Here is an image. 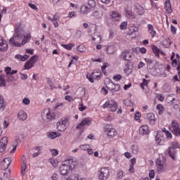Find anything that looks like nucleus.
<instances>
[{
	"label": "nucleus",
	"instance_id": "nucleus-39",
	"mask_svg": "<svg viewBox=\"0 0 180 180\" xmlns=\"http://www.w3.org/2000/svg\"><path fill=\"white\" fill-rule=\"evenodd\" d=\"M74 44H62V47H64L66 50H72V47H74Z\"/></svg>",
	"mask_w": 180,
	"mask_h": 180
},
{
	"label": "nucleus",
	"instance_id": "nucleus-42",
	"mask_svg": "<svg viewBox=\"0 0 180 180\" xmlns=\"http://www.w3.org/2000/svg\"><path fill=\"white\" fill-rule=\"evenodd\" d=\"M139 31V28H137L136 27H131L129 28V34H133V33H136V32Z\"/></svg>",
	"mask_w": 180,
	"mask_h": 180
},
{
	"label": "nucleus",
	"instance_id": "nucleus-31",
	"mask_svg": "<svg viewBox=\"0 0 180 180\" xmlns=\"http://www.w3.org/2000/svg\"><path fill=\"white\" fill-rule=\"evenodd\" d=\"M148 33L152 36V37H154L155 34H157V32L154 30V27H153L152 25L149 24L148 25Z\"/></svg>",
	"mask_w": 180,
	"mask_h": 180
},
{
	"label": "nucleus",
	"instance_id": "nucleus-23",
	"mask_svg": "<svg viewBox=\"0 0 180 180\" xmlns=\"http://www.w3.org/2000/svg\"><path fill=\"white\" fill-rule=\"evenodd\" d=\"M105 51L107 54H114L115 53V46L113 45H107L105 46Z\"/></svg>",
	"mask_w": 180,
	"mask_h": 180
},
{
	"label": "nucleus",
	"instance_id": "nucleus-48",
	"mask_svg": "<svg viewBox=\"0 0 180 180\" xmlns=\"http://www.w3.org/2000/svg\"><path fill=\"white\" fill-rule=\"evenodd\" d=\"M155 176V172L154 171V169L150 170L149 172L150 179H154Z\"/></svg>",
	"mask_w": 180,
	"mask_h": 180
},
{
	"label": "nucleus",
	"instance_id": "nucleus-43",
	"mask_svg": "<svg viewBox=\"0 0 180 180\" xmlns=\"http://www.w3.org/2000/svg\"><path fill=\"white\" fill-rule=\"evenodd\" d=\"M136 51H141L142 54H146L147 53V49L146 48L142 47V48H136Z\"/></svg>",
	"mask_w": 180,
	"mask_h": 180
},
{
	"label": "nucleus",
	"instance_id": "nucleus-15",
	"mask_svg": "<svg viewBox=\"0 0 180 180\" xmlns=\"http://www.w3.org/2000/svg\"><path fill=\"white\" fill-rule=\"evenodd\" d=\"M92 120L91 118H85L77 126V129H81L83 126H89Z\"/></svg>",
	"mask_w": 180,
	"mask_h": 180
},
{
	"label": "nucleus",
	"instance_id": "nucleus-18",
	"mask_svg": "<svg viewBox=\"0 0 180 180\" xmlns=\"http://www.w3.org/2000/svg\"><path fill=\"white\" fill-rule=\"evenodd\" d=\"M49 20H51L53 23V25H54V27H58L60 23H58V22L57 20H58V19H60V18H58V15H57V14H55L53 17V18H51V17H48Z\"/></svg>",
	"mask_w": 180,
	"mask_h": 180
},
{
	"label": "nucleus",
	"instance_id": "nucleus-10",
	"mask_svg": "<svg viewBox=\"0 0 180 180\" xmlns=\"http://www.w3.org/2000/svg\"><path fill=\"white\" fill-rule=\"evenodd\" d=\"M11 164H12V160L10 158H4L0 165L1 169H5V171H6V169H11V168H9Z\"/></svg>",
	"mask_w": 180,
	"mask_h": 180
},
{
	"label": "nucleus",
	"instance_id": "nucleus-34",
	"mask_svg": "<svg viewBox=\"0 0 180 180\" xmlns=\"http://www.w3.org/2000/svg\"><path fill=\"white\" fill-rule=\"evenodd\" d=\"M161 43L166 49L171 46V40L169 39H164Z\"/></svg>",
	"mask_w": 180,
	"mask_h": 180
},
{
	"label": "nucleus",
	"instance_id": "nucleus-19",
	"mask_svg": "<svg viewBox=\"0 0 180 180\" xmlns=\"http://www.w3.org/2000/svg\"><path fill=\"white\" fill-rule=\"evenodd\" d=\"M146 117L150 124H151L152 126H154V124H155V115H154V113H148Z\"/></svg>",
	"mask_w": 180,
	"mask_h": 180
},
{
	"label": "nucleus",
	"instance_id": "nucleus-58",
	"mask_svg": "<svg viewBox=\"0 0 180 180\" xmlns=\"http://www.w3.org/2000/svg\"><path fill=\"white\" fill-rule=\"evenodd\" d=\"M172 148H179V143H178V142H172Z\"/></svg>",
	"mask_w": 180,
	"mask_h": 180
},
{
	"label": "nucleus",
	"instance_id": "nucleus-62",
	"mask_svg": "<svg viewBox=\"0 0 180 180\" xmlns=\"http://www.w3.org/2000/svg\"><path fill=\"white\" fill-rule=\"evenodd\" d=\"M65 101H68V102H72V101H74V98H72V97H71V96H66L65 97Z\"/></svg>",
	"mask_w": 180,
	"mask_h": 180
},
{
	"label": "nucleus",
	"instance_id": "nucleus-52",
	"mask_svg": "<svg viewBox=\"0 0 180 180\" xmlns=\"http://www.w3.org/2000/svg\"><path fill=\"white\" fill-rule=\"evenodd\" d=\"M51 153L53 157L58 155V150L57 149H51Z\"/></svg>",
	"mask_w": 180,
	"mask_h": 180
},
{
	"label": "nucleus",
	"instance_id": "nucleus-9",
	"mask_svg": "<svg viewBox=\"0 0 180 180\" xmlns=\"http://www.w3.org/2000/svg\"><path fill=\"white\" fill-rule=\"evenodd\" d=\"M37 61V56H32L25 64V70H30V68H33L34 67V64Z\"/></svg>",
	"mask_w": 180,
	"mask_h": 180
},
{
	"label": "nucleus",
	"instance_id": "nucleus-36",
	"mask_svg": "<svg viewBox=\"0 0 180 180\" xmlns=\"http://www.w3.org/2000/svg\"><path fill=\"white\" fill-rule=\"evenodd\" d=\"M96 5V3L95 2V0H89L88 1V6L90 9H94Z\"/></svg>",
	"mask_w": 180,
	"mask_h": 180
},
{
	"label": "nucleus",
	"instance_id": "nucleus-12",
	"mask_svg": "<svg viewBox=\"0 0 180 180\" xmlns=\"http://www.w3.org/2000/svg\"><path fill=\"white\" fill-rule=\"evenodd\" d=\"M110 18L112 22H119L122 17L120 16V13L117 11H112L110 13Z\"/></svg>",
	"mask_w": 180,
	"mask_h": 180
},
{
	"label": "nucleus",
	"instance_id": "nucleus-54",
	"mask_svg": "<svg viewBox=\"0 0 180 180\" xmlns=\"http://www.w3.org/2000/svg\"><path fill=\"white\" fill-rule=\"evenodd\" d=\"M124 103L126 106H133V103L130 100L124 101Z\"/></svg>",
	"mask_w": 180,
	"mask_h": 180
},
{
	"label": "nucleus",
	"instance_id": "nucleus-61",
	"mask_svg": "<svg viewBox=\"0 0 180 180\" xmlns=\"http://www.w3.org/2000/svg\"><path fill=\"white\" fill-rule=\"evenodd\" d=\"M113 79H115V81H120V79H122V75H115L113 77Z\"/></svg>",
	"mask_w": 180,
	"mask_h": 180
},
{
	"label": "nucleus",
	"instance_id": "nucleus-29",
	"mask_svg": "<svg viewBox=\"0 0 180 180\" xmlns=\"http://www.w3.org/2000/svg\"><path fill=\"white\" fill-rule=\"evenodd\" d=\"M135 8L137 11L136 12H137L138 15H143L144 14V8L140 4H136L135 6Z\"/></svg>",
	"mask_w": 180,
	"mask_h": 180
},
{
	"label": "nucleus",
	"instance_id": "nucleus-7",
	"mask_svg": "<svg viewBox=\"0 0 180 180\" xmlns=\"http://www.w3.org/2000/svg\"><path fill=\"white\" fill-rule=\"evenodd\" d=\"M98 178L101 180H106L109 178V169L103 167L99 170Z\"/></svg>",
	"mask_w": 180,
	"mask_h": 180
},
{
	"label": "nucleus",
	"instance_id": "nucleus-63",
	"mask_svg": "<svg viewBox=\"0 0 180 180\" xmlns=\"http://www.w3.org/2000/svg\"><path fill=\"white\" fill-rule=\"evenodd\" d=\"M172 67H178V61H176V59L172 60Z\"/></svg>",
	"mask_w": 180,
	"mask_h": 180
},
{
	"label": "nucleus",
	"instance_id": "nucleus-32",
	"mask_svg": "<svg viewBox=\"0 0 180 180\" xmlns=\"http://www.w3.org/2000/svg\"><path fill=\"white\" fill-rule=\"evenodd\" d=\"M26 160H25V159L22 160V164L21 165V174L22 176H23L25 174H26Z\"/></svg>",
	"mask_w": 180,
	"mask_h": 180
},
{
	"label": "nucleus",
	"instance_id": "nucleus-38",
	"mask_svg": "<svg viewBox=\"0 0 180 180\" xmlns=\"http://www.w3.org/2000/svg\"><path fill=\"white\" fill-rule=\"evenodd\" d=\"M133 154H139V146L137 145H133L131 147Z\"/></svg>",
	"mask_w": 180,
	"mask_h": 180
},
{
	"label": "nucleus",
	"instance_id": "nucleus-8",
	"mask_svg": "<svg viewBox=\"0 0 180 180\" xmlns=\"http://www.w3.org/2000/svg\"><path fill=\"white\" fill-rule=\"evenodd\" d=\"M103 131L107 133L108 137H115V133H116V130H115L110 124H105L103 128Z\"/></svg>",
	"mask_w": 180,
	"mask_h": 180
},
{
	"label": "nucleus",
	"instance_id": "nucleus-46",
	"mask_svg": "<svg viewBox=\"0 0 180 180\" xmlns=\"http://www.w3.org/2000/svg\"><path fill=\"white\" fill-rule=\"evenodd\" d=\"M66 180H78V174H72Z\"/></svg>",
	"mask_w": 180,
	"mask_h": 180
},
{
	"label": "nucleus",
	"instance_id": "nucleus-4",
	"mask_svg": "<svg viewBox=\"0 0 180 180\" xmlns=\"http://www.w3.org/2000/svg\"><path fill=\"white\" fill-rule=\"evenodd\" d=\"M102 108L103 109L108 108L110 112H116V110H117V103L115 101H108L103 104Z\"/></svg>",
	"mask_w": 180,
	"mask_h": 180
},
{
	"label": "nucleus",
	"instance_id": "nucleus-51",
	"mask_svg": "<svg viewBox=\"0 0 180 180\" xmlns=\"http://www.w3.org/2000/svg\"><path fill=\"white\" fill-rule=\"evenodd\" d=\"M47 84H49L51 86V89H56L54 86H53V80L50 78H47Z\"/></svg>",
	"mask_w": 180,
	"mask_h": 180
},
{
	"label": "nucleus",
	"instance_id": "nucleus-37",
	"mask_svg": "<svg viewBox=\"0 0 180 180\" xmlns=\"http://www.w3.org/2000/svg\"><path fill=\"white\" fill-rule=\"evenodd\" d=\"M157 109H158V115H163L164 114V106L161 104H158L157 105Z\"/></svg>",
	"mask_w": 180,
	"mask_h": 180
},
{
	"label": "nucleus",
	"instance_id": "nucleus-55",
	"mask_svg": "<svg viewBox=\"0 0 180 180\" xmlns=\"http://www.w3.org/2000/svg\"><path fill=\"white\" fill-rule=\"evenodd\" d=\"M157 98L160 102H164V99H165V97L162 94H158Z\"/></svg>",
	"mask_w": 180,
	"mask_h": 180
},
{
	"label": "nucleus",
	"instance_id": "nucleus-22",
	"mask_svg": "<svg viewBox=\"0 0 180 180\" xmlns=\"http://www.w3.org/2000/svg\"><path fill=\"white\" fill-rule=\"evenodd\" d=\"M49 139H51V140H54L56 137H61V134L57 131H52L48 133Z\"/></svg>",
	"mask_w": 180,
	"mask_h": 180
},
{
	"label": "nucleus",
	"instance_id": "nucleus-50",
	"mask_svg": "<svg viewBox=\"0 0 180 180\" xmlns=\"http://www.w3.org/2000/svg\"><path fill=\"white\" fill-rule=\"evenodd\" d=\"M79 110H80V112H84V110H85L86 109V106L84 105V103H80L79 105Z\"/></svg>",
	"mask_w": 180,
	"mask_h": 180
},
{
	"label": "nucleus",
	"instance_id": "nucleus-24",
	"mask_svg": "<svg viewBox=\"0 0 180 180\" xmlns=\"http://www.w3.org/2000/svg\"><path fill=\"white\" fill-rule=\"evenodd\" d=\"M165 9L167 13H172V6L169 0H166L165 1Z\"/></svg>",
	"mask_w": 180,
	"mask_h": 180
},
{
	"label": "nucleus",
	"instance_id": "nucleus-28",
	"mask_svg": "<svg viewBox=\"0 0 180 180\" xmlns=\"http://www.w3.org/2000/svg\"><path fill=\"white\" fill-rule=\"evenodd\" d=\"M101 70L94 71L91 73L94 79H101Z\"/></svg>",
	"mask_w": 180,
	"mask_h": 180
},
{
	"label": "nucleus",
	"instance_id": "nucleus-14",
	"mask_svg": "<svg viewBox=\"0 0 180 180\" xmlns=\"http://www.w3.org/2000/svg\"><path fill=\"white\" fill-rule=\"evenodd\" d=\"M120 57L122 60L130 61V60H131V53H130L129 51L125 50L121 53Z\"/></svg>",
	"mask_w": 180,
	"mask_h": 180
},
{
	"label": "nucleus",
	"instance_id": "nucleus-5",
	"mask_svg": "<svg viewBox=\"0 0 180 180\" xmlns=\"http://www.w3.org/2000/svg\"><path fill=\"white\" fill-rule=\"evenodd\" d=\"M169 130L174 136H180V127L176 121H172V126L169 127Z\"/></svg>",
	"mask_w": 180,
	"mask_h": 180
},
{
	"label": "nucleus",
	"instance_id": "nucleus-57",
	"mask_svg": "<svg viewBox=\"0 0 180 180\" xmlns=\"http://www.w3.org/2000/svg\"><path fill=\"white\" fill-rule=\"evenodd\" d=\"M22 103H24V105H30V100H29V98H25L22 100Z\"/></svg>",
	"mask_w": 180,
	"mask_h": 180
},
{
	"label": "nucleus",
	"instance_id": "nucleus-49",
	"mask_svg": "<svg viewBox=\"0 0 180 180\" xmlns=\"http://www.w3.org/2000/svg\"><path fill=\"white\" fill-rule=\"evenodd\" d=\"M77 50L80 53H84L85 51V46L84 45H79L77 46Z\"/></svg>",
	"mask_w": 180,
	"mask_h": 180
},
{
	"label": "nucleus",
	"instance_id": "nucleus-59",
	"mask_svg": "<svg viewBox=\"0 0 180 180\" xmlns=\"http://www.w3.org/2000/svg\"><path fill=\"white\" fill-rule=\"evenodd\" d=\"M148 84V82L147 81V79H143V83L141 84V86L143 89H144V85L146 86V85Z\"/></svg>",
	"mask_w": 180,
	"mask_h": 180
},
{
	"label": "nucleus",
	"instance_id": "nucleus-47",
	"mask_svg": "<svg viewBox=\"0 0 180 180\" xmlns=\"http://www.w3.org/2000/svg\"><path fill=\"white\" fill-rule=\"evenodd\" d=\"M117 178L118 179H122L123 178V171L118 170L117 173Z\"/></svg>",
	"mask_w": 180,
	"mask_h": 180
},
{
	"label": "nucleus",
	"instance_id": "nucleus-16",
	"mask_svg": "<svg viewBox=\"0 0 180 180\" xmlns=\"http://www.w3.org/2000/svg\"><path fill=\"white\" fill-rule=\"evenodd\" d=\"M8 50V44L4 41V38L0 36V51H6Z\"/></svg>",
	"mask_w": 180,
	"mask_h": 180
},
{
	"label": "nucleus",
	"instance_id": "nucleus-25",
	"mask_svg": "<svg viewBox=\"0 0 180 180\" xmlns=\"http://www.w3.org/2000/svg\"><path fill=\"white\" fill-rule=\"evenodd\" d=\"M96 40V43L99 44L102 41V37H101V34L98 32H95L94 36L92 37V41H95Z\"/></svg>",
	"mask_w": 180,
	"mask_h": 180
},
{
	"label": "nucleus",
	"instance_id": "nucleus-6",
	"mask_svg": "<svg viewBox=\"0 0 180 180\" xmlns=\"http://www.w3.org/2000/svg\"><path fill=\"white\" fill-rule=\"evenodd\" d=\"M156 171L158 174H161V172H165L167 167H165V165H164V161L160 159H157L156 160Z\"/></svg>",
	"mask_w": 180,
	"mask_h": 180
},
{
	"label": "nucleus",
	"instance_id": "nucleus-56",
	"mask_svg": "<svg viewBox=\"0 0 180 180\" xmlns=\"http://www.w3.org/2000/svg\"><path fill=\"white\" fill-rule=\"evenodd\" d=\"M140 116H141V114L140 113V112H137L134 115V119H135V120H140Z\"/></svg>",
	"mask_w": 180,
	"mask_h": 180
},
{
	"label": "nucleus",
	"instance_id": "nucleus-44",
	"mask_svg": "<svg viewBox=\"0 0 180 180\" xmlns=\"http://www.w3.org/2000/svg\"><path fill=\"white\" fill-rule=\"evenodd\" d=\"M120 29H121V30H126V29H127V22H122L120 26Z\"/></svg>",
	"mask_w": 180,
	"mask_h": 180
},
{
	"label": "nucleus",
	"instance_id": "nucleus-20",
	"mask_svg": "<svg viewBox=\"0 0 180 180\" xmlns=\"http://www.w3.org/2000/svg\"><path fill=\"white\" fill-rule=\"evenodd\" d=\"M167 153L169 154V157H171V158H172L174 161H175L176 160L175 154H176V151H175V149L172 147H169L167 149Z\"/></svg>",
	"mask_w": 180,
	"mask_h": 180
},
{
	"label": "nucleus",
	"instance_id": "nucleus-11",
	"mask_svg": "<svg viewBox=\"0 0 180 180\" xmlns=\"http://www.w3.org/2000/svg\"><path fill=\"white\" fill-rule=\"evenodd\" d=\"M42 117H46L47 122H51L53 119H54V114L51 113L50 109H45L44 112L41 113Z\"/></svg>",
	"mask_w": 180,
	"mask_h": 180
},
{
	"label": "nucleus",
	"instance_id": "nucleus-13",
	"mask_svg": "<svg viewBox=\"0 0 180 180\" xmlns=\"http://www.w3.org/2000/svg\"><path fill=\"white\" fill-rule=\"evenodd\" d=\"M127 3L129 4V7H128L125 10V12H126L127 16H129V18H130V19H136V17L134 16L133 11H131V1L128 0Z\"/></svg>",
	"mask_w": 180,
	"mask_h": 180
},
{
	"label": "nucleus",
	"instance_id": "nucleus-21",
	"mask_svg": "<svg viewBox=\"0 0 180 180\" xmlns=\"http://www.w3.org/2000/svg\"><path fill=\"white\" fill-rule=\"evenodd\" d=\"M152 50H153L154 54L156 56V57H160V54H162V56H164V52H162L155 45L152 46Z\"/></svg>",
	"mask_w": 180,
	"mask_h": 180
},
{
	"label": "nucleus",
	"instance_id": "nucleus-26",
	"mask_svg": "<svg viewBox=\"0 0 180 180\" xmlns=\"http://www.w3.org/2000/svg\"><path fill=\"white\" fill-rule=\"evenodd\" d=\"M81 13H83L84 15L86 14V13H89V12H91V8H90L89 7V6H83L81 7L80 8Z\"/></svg>",
	"mask_w": 180,
	"mask_h": 180
},
{
	"label": "nucleus",
	"instance_id": "nucleus-30",
	"mask_svg": "<svg viewBox=\"0 0 180 180\" xmlns=\"http://www.w3.org/2000/svg\"><path fill=\"white\" fill-rule=\"evenodd\" d=\"M164 140V136H161V134H158L157 136H155V141L157 143V144H159L160 146H161L162 143V141Z\"/></svg>",
	"mask_w": 180,
	"mask_h": 180
},
{
	"label": "nucleus",
	"instance_id": "nucleus-2",
	"mask_svg": "<svg viewBox=\"0 0 180 180\" xmlns=\"http://www.w3.org/2000/svg\"><path fill=\"white\" fill-rule=\"evenodd\" d=\"M73 168H75L74 160L72 159H68L60 167V172L61 175H68L72 171Z\"/></svg>",
	"mask_w": 180,
	"mask_h": 180
},
{
	"label": "nucleus",
	"instance_id": "nucleus-27",
	"mask_svg": "<svg viewBox=\"0 0 180 180\" xmlns=\"http://www.w3.org/2000/svg\"><path fill=\"white\" fill-rule=\"evenodd\" d=\"M18 117L20 120H26L27 119V114L25 111H20L18 115Z\"/></svg>",
	"mask_w": 180,
	"mask_h": 180
},
{
	"label": "nucleus",
	"instance_id": "nucleus-64",
	"mask_svg": "<svg viewBox=\"0 0 180 180\" xmlns=\"http://www.w3.org/2000/svg\"><path fill=\"white\" fill-rule=\"evenodd\" d=\"M27 58H29V56L27 55H24V56H21V58L20 59V61H26L27 60Z\"/></svg>",
	"mask_w": 180,
	"mask_h": 180
},
{
	"label": "nucleus",
	"instance_id": "nucleus-35",
	"mask_svg": "<svg viewBox=\"0 0 180 180\" xmlns=\"http://www.w3.org/2000/svg\"><path fill=\"white\" fill-rule=\"evenodd\" d=\"M92 16L96 19H101V18L103 16V13L102 12L99 13V11H95L93 12Z\"/></svg>",
	"mask_w": 180,
	"mask_h": 180
},
{
	"label": "nucleus",
	"instance_id": "nucleus-41",
	"mask_svg": "<svg viewBox=\"0 0 180 180\" xmlns=\"http://www.w3.org/2000/svg\"><path fill=\"white\" fill-rule=\"evenodd\" d=\"M0 144L3 146H6V144H8V137H6V136L3 137L0 141Z\"/></svg>",
	"mask_w": 180,
	"mask_h": 180
},
{
	"label": "nucleus",
	"instance_id": "nucleus-1",
	"mask_svg": "<svg viewBox=\"0 0 180 180\" xmlns=\"http://www.w3.org/2000/svg\"><path fill=\"white\" fill-rule=\"evenodd\" d=\"M31 37L30 34H25V29L22 27V22H17L14 26V34L10 39L9 43L13 47H20V46H25Z\"/></svg>",
	"mask_w": 180,
	"mask_h": 180
},
{
	"label": "nucleus",
	"instance_id": "nucleus-53",
	"mask_svg": "<svg viewBox=\"0 0 180 180\" xmlns=\"http://www.w3.org/2000/svg\"><path fill=\"white\" fill-rule=\"evenodd\" d=\"M79 148L81 150H83L84 151H86V150L89 148V145H80Z\"/></svg>",
	"mask_w": 180,
	"mask_h": 180
},
{
	"label": "nucleus",
	"instance_id": "nucleus-40",
	"mask_svg": "<svg viewBox=\"0 0 180 180\" xmlns=\"http://www.w3.org/2000/svg\"><path fill=\"white\" fill-rule=\"evenodd\" d=\"M4 176L7 179H9V178H11V169H7L6 171H5V172L4 174Z\"/></svg>",
	"mask_w": 180,
	"mask_h": 180
},
{
	"label": "nucleus",
	"instance_id": "nucleus-3",
	"mask_svg": "<svg viewBox=\"0 0 180 180\" xmlns=\"http://www.w3.org/2000/svg\"><path fill=\"white\" fill-rule=\"evenodd\" d=\"M68 126H70V120H68V118H62L56 124L57 130H58V131H64L65 130H67Z\"/></svg>",
	"mask_w": 180,
	"mask_h": 180
},
{
	"label": "nucleus",
	"instance_id": "nucleus-45",
	"mask_svg": "<svg viewBox=\"0 0 180 180\" xmlns=\"http://www.w3.org/2000/svg\"><path fill=\"white\" fill-rule=\"evenodd\" d=\"M6 109V103H0V112H4Z\"/></svg>",
	"mask_w": 180,
	"mask_h": 180
},
{
	"label": "nucleus",
	"instance_id": "nucleus-17",
	"mask_svg": "<svg viewBox=\"0 0 180 180\" xmlns=\"http://www.w3.org/2000/svg\"><path fill=\"white\" fill-rule=\"evenodd\" d=\"M139 134H141V136L150 134V131L148 130V126L147 125L141 126L139 129Z\"/></svg>",
	"mask_w": 180,
	"mask_h": 180
},
{
	"label": "nucleus",
	"instance_id": "nucleus-33",
	"mask_svg": "<svg viewBox=\"0 0 180 180\" xmlns=\"http://www.w3.org/2000/svg\"><path fill=\"white\" fill-rule=\"evenodd\" d=\"M0 86H6V79H5V75H0Z\"/></svg>",
	"mask_w": 180,
	"mask_h": 180
},
{
	"label": "nucleus",
	"instance_id": "nucleus-60",
	"mask_svg": "<svg viewBox=\"0 0 180 180\" xmlns=\"http://www.w3.org/2000/svg\"><path fill=\"white\" fill-rule=\"evenodd\" d=\"M11 71H12V68L11 67H7L5 69V72L6 74H7V75L9 74L11 75Z\"/></svg>",
	"mask_w": 180,
	"mask_h": 180
}]
</instances>
